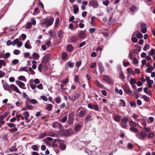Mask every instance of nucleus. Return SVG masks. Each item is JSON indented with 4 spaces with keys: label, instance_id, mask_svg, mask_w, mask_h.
<instances>
[{
    "label": "nucleus",
    "instance_id": "nucleus-1",
    "mask_svg": "<svg viewBox=\"0 0 155 155\" xmlns=\"http://www.w3.org/2000/svg\"><path fill=\"white\" fill-rule=\"evenodd\" d=\"M143 124L144 127L143 128V130H141L140 132H139L136 134V136L138 139L144 140L147 136V133H149L150 131V129L148 128L147 127H146L147 126V124L145 121L143 123Z\"/></svg>",
    "mask_w": 155,
    "mask_h": 155
},
{
    "label": "nucleus",
    "instance_id": "nucleus-2",
    "mask_svg": "<svg viewBox=\"0 0 155 155\" xmlns=\"http://www.w3.org/2000/svg\"><path fill=\"white\" fill-rule=\"evenodd\" d=\"M54 21V18L52 16H50L44 19L41 24L45 25L47 27H48L53 24Z\"/></svg>",
    "mask_w": 155,
    "mask_h": 155
},
{
    "label": "nucleus",
    "instance_id": "nucleus-3",
    "mask_svg": "<svg viewBox=\"0 0 155 155\" xmlns=\"http://www.w3.org/2000/svg\"><path fill=\"white\" fill-rule=\"evenodd\" d=\"M128 119L127 117H124L122 119L120 123V126L123 128H125L127 127V123Z\"/></svg>",
    "mask_w": 155,
    "mask_h": 155
},
{
    "label": "nucleus",
    "instance_id": "nucleus-4",
    "mask_svg": "<svg viewBox=\"0 0 155 155\" xmlns=\"http://www.w3.org/2000/svg\"><path fill=\"white\" fill-rule=\"evenodd\" d=\"M103 80L105 82L108 84H110L112 83L113 80L111 77L109 75H103Z\"/></svg>",
    "mask_w": 155,
    "mask_h": 155
},
{
    "label": "nucleus",
    "instance_id": "nucleus-5",
    "mask_svg": "<svg viewBox=\"0 0 155 155\" xmlns=\"http://www.w3.org/2000/svg\"><path fill=\"white\" fill-rule=\"evenodd\" d=\"M98 5V3L96 0H91L89 2V5L90 6L93 7L94 8H97Z\"/></svg>",
    "mask_w": 155,
    "mask_h": 155
},
{
    "label": "nucleus",
    "instance_id": "nucleus-6",
    "mask_svg": "<svg viewBox=\"0 0 155 155\" xmlns=\"http://www.w3.org/2000/svg\"><path fill=\"white\" fill-rule=\"evenodd\" d=\"M51 58V55L49 54H47L44 56L42 58V62L46 64L49 61Z\"/></svg>",
    "mask_w": 155,
    "mask_h": 155
},
{
    "label": "nucleus",
    "instance_id": "nucleus-7",
    "mask_svg": "<svg viewBox=\"0 0 155 155\" xmlns=\"http://www.w3.org/2000/svg\"><path fill=\"white\" fill-rule=\"evenodd\" d=\"M52 126L54 128L57 127L60 130H62L63 128V126L57 121L53 123L52 124Z\"/></svg>",
    "mask_w": 155,
    "mask_h": 155
},
{
    "label": "nucleus",
    "instance_id": "nucleus-8",
    "mask_svg": "<svg viewBox=\"0 0 155 155\" xmlns=\"http://www.w3.org/2000/svg\"><path fill=\"white\" fill-rule=\"evenodd\" d=\"M74 122V116L72 114H68V123L69 125L72 124Z\"/></svg>",
    "mask_w": 155,
    "mask_h": 155
},
{
    "label": "nucleus",
    "instance_id": "nucleus-9",
    "mask_svg": "<svg viewBox=\"0 0 155 155\" xmlns=\"http://www.w3.org/2000/svg\"><path fill=\"white\" fill-rule=\"evenodd\" d=\"M64 134L66 136H70L73 134V131L71 129H68L64 131Z\"/></svg>",
    "mask_w": 155,
    "mask_h": 155
},
{
    "label": "nucleus",
    "instance_id": "nucleus-10",
    "mask_svg": "<svg viewBox=\"0 0 155 155\" xmlns=\"http://www.w3.org/2000/svg\"><path fill=\"white\" fill-rule=\"evenodd\" d=\"M138 30L135 31L132 35V36H135L138 38H141L143 37V35L138 32Z\"/></svg>",
    "mask_w": 155,
    "mask_h": 155
},
{
    "label": "nucleus",
    "instance_id": "nucleus-11",
    "mask_svg": "<svg viewBox=\"0 0 155 155\" xmlns=\"http://www.w3.org/2000/svg\"><path fill=\"white\" fill-rule=\"evenodd\" d=\"M146 25L144 23H143L141 24L140 26V29L142 33H145L146 32L147 28L146 27Z\"/></svg>",
    "mask_w": 155,
    "mask_h": 155
},
{
    "label": "nucleus",
    "instance_id": "nucleus-12",
    "mask_svg": "<svg viewBox=\"0 0 155 155\" xmlns=\"http://www.w3.org/2000/svg\"><path fill=\"white\" fill-rule=\"evenodd\" d=\"M123 89L124 92L127 94H130L131 91L130 90L128 86L124 85L123 87Z\"/></svg>",
    "mask_w": 155,
    "mask_h": 155
},
{
    "label": "nucleus",
    "instance_id": "nucleus-13",
    "mask_svg": "<svg viewBox=\"0 0 155 155\" xmlns=\"http://www.w3.org/2000/svg\"><path fill=\"white\" fill-rule=\"evenodd\" d=\"M86 113V111L85 110H81L78 113V115L80 117H83L85 116Z\"/></svg>",
    "mask_w": 155,
    "mask_h": 155
},
{
    "label": "nucleus",
    "instance_id": "nucleus-14",
    "mask_svg": "<svg viewBox=\"0 0 155 155\" xmlns=\"http://www.w3.org/2000/svg\"><path fill=\"white\" fill-rule=\"evenodd\" d=\"M129 125L130 127H136L137 126V124L135 122L131 120H129Z\"/></svg>",
    "mask_w": 155,
    "mask_h": 155
},
{
    "label": "nucleus",
    "instance_id": "nucleus-15",
    "mask_svg": "<svg viewBox=\"0 0 155 155\" xmlns=\"http://www.w3.org/2000/svg\"><path fill=\"white\" fill-rule=\"evenodd\" d=\"M11 89L18 93H20L21 92L18 87L14 84H11Z\"/></svg>",
    "mask_w": 155,
    "mask_h": 155
},
{
    "label": "nucleus",
    "instance_id": "nucleus-16",
    "mask_svg": "<svg viewBox=\"0 0 155 155\" xmlns=\"http://www.w3.org/2000/svg\"><path fill=\"white\" fill-rule=\"evenodd\" d=\"M113 117L114 118V120L117 122H119L121 120V116L119 115H116L114 116V115H113Z\"/></svg>",
    "mask_w": 155,
    "mask_h": 155
},
{
    "label": "nucleus",
    "instance_id": "nucleus-17",
    "mask_svg": "<svg viewBox=\"0 0 155 155\" xmlns=\"http://www.w3.org/2000/svg\"><path fill=\"white\" fill-rule=\"evenodd\" d=\"M66 49L68 51L70 52L74 50V47L71 45L69 44L67 46Z\"/></svg>",
    "mask_w": 155,
    "mask_h": 155
},
{
    "label": "nucleus",
    "instance_id": "nucleus-18",
    "mask_svg": "<svg viewBox=\"0 0 155 155\" xmlns=\"http://www.w3.org/2000/svg\"><path fill=\"white\" fill-rule=\"evenodd\" d=\"M16 83L18 84V85L22 89H25V88L24 87L25 86V84L23 82L19 81H16Z\"/></svg>",
    "mask_w": 155,
    "mask_h": 155
},
{
    "label": "nucleus",
    "instance_id": "nucleus-19",
    "mask_svg": "<svg viewBox=\"0 0 155 155\" xmlns=\"http://www.w3.org/2000/svg\"><path fill=\"white\" fill-rule=\"evenodd\" d=\"M95 84L98 87L102 88H104V85L101 83L98 80H96L95 81Z\"/></svg>",
    "mask_w": 155,
    "mask_h": 155
},
{
    "label": "nucleus",
    "instance_id": "nucleus-20",
    "mask_svg": "<svg viewBox=\"0 0 155 155\" xmlns=\"http://www.w3.org/2000/svg\"><path fill=\"white\" fill-rule=\"evenodd\" d=\"M3 87L4 89L5 90H9V88H11V84L9 85L6 82H5V84H4V85H3Z\"/></svg>",
    "mask_w": 155,
    "mask_h": 155
},
{
    "label": "nucleus",
    "instance_id": "nucleus-21",
    "mask_svg": "<svg viewBox=\"0 0 155 155\" xmlns=\"http://www.w3.org/2000/svg\"><path fill=\"white\" fill-rule=\"evenodd\" d=\"M82 126L80 124H77L74 127V129L76 132H78L80 130Z\"/></svg>",
    "mask_w": 155,
    "mask_h": 155
},
{
    "label": "nucleus",
    "instance_id": "nucleus-22",
    "mask_svg": "<svg viewBox=\"0 0 155 155\" xmlns=\"http://www.w3.org/2000/svg\"><path fill=\"white\" fill-rule=\"evenodd\" d=\"M25 47L27 49H31V47L30 45V44L29 42V41L28 40L26 42L25 44Z\"/></svg>",
    "mask_w": 155,
    "mask_h": 155
},
{
    "label": "nucleus",
    "instance_id": "nucleus-23",
    "mask_svg": "<svg viewBox=\"0 0 155 155\" xmlns=\"http://www.w3.org/2000/svg\"><path fill=\"white\" fill-rule=\"evenodd\" d=\"M91 120V116L88 114H87L85 118V123H87L88 121Z\"/></svg>",
    "mask_w": 155,
    "mask_h": 155
},
{
    "label": "nucleus",
    "instance_id": "nucleus-24",
    "mask_svg": "<svg viewBox=\"0 0 155 155\" xmlns=\"http://www.w3.org/2000/svg\"><path fill=\"white\" fill-rule=\"evenodd\" d=\"M115 92L117 94H119L120 95L123 94V91L121 89L119 90L118 88L116 87L115 89Z\"/></svg>",
    "mask_w": 155,
    "mask_h": 155
},
{
    "label": "nucleus",
    "instance_id": "nucleus-25",
    "mask_svg": "<svg viewBox=\"0 0 155 155\" xmlns=\"http://www.w3.org/2000/svg\"><path fill=\"white\" fill-rule=\"evenodd\" d=\"M27 101H29L33 104H35L38 103V101L35 99H30L29 98H28L26 100Z\"/></svg>",
    "mask_w": 155,
    "mask_h": 155
},
{
    "label": "nucleus",
    "instance_id": "nucleus-26",
    "mask_svg": "<svg viewBox=\"0 0 155 155\" xmlns=\"http://www.w3.org/2000/svg\"><path fill=\"white\" fill-rule=\"evenodd\" d=\"M129 130L132 132L135 133L139 132L138 130L136 128V127H130Z\"/></svg>",
    "mask_w": 155,
    "mask_h": 155
},
{
    "label": "nucleus",
    "instance_id": "nucleus-27",
    "mask_svg": "<svg viewBox=\"0 0 155 155\" xmlns=\"http://www.w3.org/2000/svg\"><path fill=\"white\" fill-rule=\"evenodd\" d=\"M78 36L81 38H85V33L83 31H82L80 33Z\"/></svg>",
    "mask_w": 155,
    "mask_h": 155
},
{
    "label": "nucleus",
    "instance_id": "nucleus-28",
    "mask_svg": "<svg viewBox=\"0 0 155 155\" xmlns=\"http://www.w3.org/2000/svg\"><path fill=\"white\" fill-rule=\"evenodd\" d=\"M6 65V63L5 61L3 59L0 60V69L1 68L2 65L5 66Z\"/></svg>",
    "mask_w": 155,
    "mask_h": 155
},
{
    "label": "nucleus",
    "instance_id": "nucleus-29",
    "mask_svg": "<svg viewBox=\"0 0 155 155\" xmlns=\"http://www.w3.org/2000/svg\"><path fill=\"white\" fill-rule=\"evenodd\" d=\"M18 71H25L27 72H28V71L27 68V67L25 66L24 67L21 68L18 70Z\"/></svg>",
    "mask_w": 155,
    "mask_h": 155
},
{
    "label": "nucleus",
    "instance_id": "nucleus-30",
    "mask_svg": "<svg viewBox=\"0 0 155 155\" xmlns=\"http://www.w3.org/2000/svg\"><path fill=\"white\" fill-rule=\"evenodd\" d=\"M32 56L35 59H38L40 57L39 55L36 52L34 53Z\"/></svg>",
    "mask_w": 155,
    "mask_h": 155
},
{
    "label": "nucleus",
    "instance_id": "nucleus-31",
    "mask_svg": "<svg viewBox=\"0 0 155 155\" xmlns=\"http://www.w3.org/2000/svg\"><path fill=\"white\" fill-rule=\"evenodd\" d=\"M58 36L60 38H63V32L61 30H60L58 32Z\"/></svg>",
    "mask_w": 155,
    "mask_h": 155
},
{
    "label": "nucleus",
    "instance_id": "nucleus-32",
    "mask_svg": "<svg viewBox=\"0 0 155 155\" xmlns=\"http://www.w3.org/2000/svg\"><path fill=\"white\" fill-rule=\"evenodd\" d=\"M153 67L152 66H150L148 67L146 70V71L148 73H150L151 71L153 70Z\"/></svg>",
    "mask_w": 155,
    "mask_h": 155
},
{
    "label": "nucleus",
    "instance_id": "nucleus-33",
    "mask_svg": "<svg viewBox=\"0 0 155 155\" xmlns=\"http://www.w3.org/2000/svg\"><path fill=\"white\" fill-rule=\"evenodd\" d=\"M67 65L70 68H72L74 66V63L71 62V61H69L67 63Z\"/></svg>",
    "mask_w": 155,
    "mask_h": 155
},
{
    "label": "nucleus",
    "instance_id": "nucleus-34",
    "mask_svg": "<svg viewBox=\"0 0 155 155\" xmlns=\"http://www.w3.org/2000/svg\"><path fill=\"white\" fill-rule=\"evenodd\" d=\"M111 11H112V10H107V12L108 13H111V14L110 15V17L109 19V21H108V22L110 23L112 22V21H111V20L112 19V17L113 16V13L112 12H111Z\"/></svg>",
    "mask_w": 155,
    "mask_h": 155
},
{
    "label": "nucleus",
    "instance_id": "nucleus-35",
    "mask_svg": "<svg viewBox=\"0 0 155 155\" xmlns=\"http://www.w3.org/2000/svg\"><path fill=\"white\" fill-rule=\"evenodd\" d=\"M53 107V105L52 104H48L46 108V110L49 111H51Z\"/></svg>",
    "mask_w": 155,
    "mask_h": 155
},
{
    "label": "nucleus",
    "instance_id": "nucleus-36",
    "mask_svg": "<svg viewBox=\"0 0 155 155\" xmlns=\"http://www.w3.org/2000/svg\"><path fill=\"white\" fill-rule=\"evenodd\" d=\"M68 54L66 53L63 52L62 54V59L64 60H65L67 59V56Z\"/></svg>",
    "mask_w": 155,
    "mask_h": 155
},
{
    "label": "nucleus",
    "instance_id": "nucleus-37",
    "mask_svg": "<svg viewBox=\"0 0 155 155\" xmlns=\"http://www.w3.org/2000/svg\"><path fill=\"white\" fill-rule=\"evenodd\" d=\"M127 71L130 74H132L133 75L135 74V72H134V71L132 70L131 68H127Z\"/></svg>",
    "mask_w": 155,
    "mask_h": 155
},
{
    "label": "nucleus",
    "instance_id": "nucleus-38",
    "mask_svg": "<svg viewBox=\"0 0 155 155\" xmlns=\"http://www.w3.org/2000/svg\"><path fill=\"white\" fill-rule=\"evenodd\" d=\"M120 106H122L123 107H125L126 105V103L125 101L123 99H120Z\"/></svg>",
    "mask_w": 155,
    "mask_h": 155
},
{
    "label": "nucleus",
    "instance_id": "nucleus-39",
    "mask_svg": "<svg viewBox=\"0 0 155 155\" xmlns=\"http://www.w3.org/2000/svg\"><path fill=\"white\" fill-rule=\"evenodd\" d=\"M80 97V95L78 93H75L74 94V97L75 101L79 99Z\"/></svg>",
    "mask_w": 155,
    "mask_h": 155
},
{
    "label": "nucleus",
    "instance_id": "nucleus-40",
    "mask_svg": "<svg viewBox=\"0 0 155 155\" xmlns=\"http://www.w3.org/2000/svg\"><path fill=\"white\" fill-rule=\"evenodd\" d=\"M142 98L144 99V100L147 102H148L150 101V98L148 97H147L146 95H143L142 96Z\"/></svg>",
    "mask_w": 155,
    "mask_h": 155
},
{
    "label": "nucleus",
    "instance_id": "nucleus-41",
    "mask_svg": "<svg viewBox=\"0 0 155 155\" xmlns=\"http://www.w3.org/2000/svg\"><path fill=\"white\" fill-rule=\"evenodd\" d=\"M67 119V115H66L63 118L59 120V121L60 122L62 123H64L66 121Z\"/></svg>",
    "mask_w": 155,
    "mask_h": 155
},
{
    "label": "nucleus",
    "instance_id": "nucleus-42",
    "mask_svg": "<svg viewBox=\"0 0 155 155\" xmlns=\"http://www.w3.org/2000/svg\"><path fill=\"white\" fill-rule=\"evenodd\" d=\"M74 80L75 83L77 82L79 84H80L79 79L78 75H76L74 76Z\"/></svg>",
    "mask_w": 155,
    "mask_h": 155
},
{
    "label": "nucleus",
    "instance_id": "nucleus-43",
    "mask_svg": "<svg viewBox=\"0 0 155 155\" xmlns=\"http://www.w3.org/2000/svg\"><path fill=\"white\" fill-rule=\"evenodd\" d=\"M99 69L101 73H103L104 71V69L102 64L100 65L98 64Z\"/></svg>",
    "mask_w": 155,
    "mask_h": 155
},
{
    "label": "nucleus",
    "instance_id": "nucleus-44",
    "mask_svg": "<svg viewBox=\"0 0 155 155\" xmlns=\"http://www.w3.org/2000/svg\"><path fill=\"white\" fill-rule=\"evenodd\" d=\"M78 40L77 36H73L71 38V41L72 42H74L77 41Z\"/></svg>",
    "mask_w": 155,
    "mask_h": 155
},
{
    "label": "nucleus",
    "instance_id": "nucleus-45",
    "mask_svg": "<svg viewBox=\"0 0 155 155\" xmlns=\"http://www.w3.org/2000/svg\"><path fill=\"white\" fill-rule=\"evenodd\" d=\"M153 80H150L148 82H147V86L149 88H151L152 87V84H153Z\"/></svg>",
    "mask_w": 155,
    "mask_h": 155
},
{
    "label": "nucleus",
    "instance_id": "nucleus-46",
    "mask_svg": "<svg viewBox=\"0 0 155 155\" xmlns=\"http://www.w3.org/2000/svg\"><path fill=\"white\" fill-rule=\"evenodd\" d=\"M18 79L20 80L23 81H27L26 79L24 76H20L18 77Z\"/></svg>",
    "mask_w": 155,
    "mask_h": 155
},
{
    "label": "nucleus",
    "instance_id": "nucleus-47",
    "mask_svg": "<svg viewBox=\"0 0 155 155\" xmlns=\"http://www.w3.org/2000/svg\"><path fill=\"white\" fill-rule=\"evenodd\" d=\"M8 114V112H6L4 115H1L0 117V119L1 120H3L4 119L5 117Z\"/></svg>",
    "mask_w": 155,
    "mask_h": 155
},
{
    "label": "nucleus",
    "instance_id": "nucleus-48",
    "mask_svg": "<svg viewBox=\"0 0 155 155\" xmlns=\"http://www.w3.org/2000/svg\"><path fill=\"white\" fill-rule=\"evenodd\" d=\"M32 27L31 23V22H28L26 23V29H30Z\"/></svg>",
    "mask_w": 155,
    "mask_h": 155
},
{
    "label": "nucleus",
    "instance_id": "nucleus-49",
    "mask_svg": "<svg viewBox=\"0 0 155 155\" xmlns=\"http://www.w3.org/2000/svg\"><path fill=\"white\" fill-rule=\"evenodd\" d=\"M25 104L26 105L28 110H31L32 109L33 106L32 105H28V101H26Z\"/></svg>",
    "mask_w": 155,
    "mask_h": 155
},
{
    "label": "nucleus",
    "instance_id": "nucleus-50",
    "mask_svg": "<svg viewBox=\"0 0 155 155\" xmlns=\"http://www.w3.org/2000/svg\"><path fill=\"white\" fill-rule=\"evenodd\" d=\"M60 149L62 150H64L66 147V145L63 143H61L60 144L59 146Z\"/></svg>",
    "mask_w": 155,
    "mask_h": 155
},
{
    "label": "nucleus",
    "instance_id": "nucleus-51",
    "mask_svg": "<svg viewBox=\"0 0 155 155\" xmlns=\"http://www.w3.org/2000/svg\"><path fill=\"white\" fill-rule=\"evenodd\" d=\"M55 101L57 104H59L61 102V97L58 96L55 99Z\"/></svg>",
    "mask_w": 155,
    "mask_h": 155
},
{
    "label": "nucleus",
    "instance_id": "nucleus-52",
    "mask_svg": "<svg viewBox=\"0 0 155 155\" xmlns=\"http://www.w3.org/2000/svg\"><path fill=\"white\" fill-rule=\"evenodd\" d=\"M121 73L119 75V78L120 79H121L122 81H123L124 80L125 77L123 74V71H121Z\"/></svg>",
    "mask_w": 155,
    "mask_h": 155
},
{
    "label": "nucleus",
    "instance_id": "nucleus-53",
    "mask_svg": "<svg viewBox=\"0 0 155 155\" xmlns=\"http://www.w3.org/2000/svg\"><path fill=\"white\" fill-rule=\"evenodd\" d=\"M154 50L153 48H152L151 51H150L148 54L149 55H153L154 54Z\"/></svg>",
    "mask_w": 155,
    "mask_h": 155
},
{
    "label": "nucleus",
    "instance_id": "nucleus-54",
    "mask_svg": "<svg viewBox=\"0 0 155 155\" xmlns=\"http://www.w3.org/2000/svg\"><path fill=\"white\" fill-rule=\"evenodd\" d=\"M9 150L11 152L17 151V149L15 146H13L12 148H10Z\"/></svg>",
    "mask_w": 155,
    "mask_h": 155
},
{
    "label": "nucleus",
    "instance_id": "nucleus-55",
    "mask_svg": "<svg viewBox=\"0 0 155 155\" xmlns=\"http://www.w3.org/2000/svg\"><path fill=\"white\" fill-rule=\"evenodd\" d=\"M23 114L25 115V119L26 118H28L29 117V114L28 112H24Z\"/></svg>",
    "mask_w": 155,
    "mask_h": 155
},
{
    "label": "nucleus",
    "instance_id": "nucleus-56",
    "mask_svg": "<svg viewBox=\"0 0 155 155\" xmlns=\"http://www.w3.org/2000/svg\"><path fill=\"white\" fill-rule=\"evenodd\" d=\"M60 22L59 19V18H57L56 19L55 24H54V27L56 28L58 26V24H59Z\"/></svg>",
    "mask_w": 155,
    "mask_h": 155
},
{
    "label": "nucleus",
    "instance_id": "nucleus-57",
    "mask_svg": "<svg viewBox=\"0 0 155 155\" xmlns=\"http://www.w3.org/2000/svg\"><path fill=\"white\" fill-rule=\"evenodd\" d=\"M19 40L18 38H16L14 40V41L12 42V45L13 46L15 45L16 44H17Z\"/></svg>",
    "mask_w": 155,
    "mask_h": 155
},
{
    "label": "nucleus",
    "instance_id": "nucleus-58",
    "mask_svg": "<svg viewBox=\"0 0 155 155\" xmlns=\"http://www.w3.org/2000/svg\"><path fill=\"white\" fill-rule=\"evenodd\" d=\"M47 136H48V134L46 133H41L40 136V138L41 139H42Z\"/></svg>",
    "mask_w": 155,
    "mask_h": 155
},
{
    "label": "nucleus",
    "instance_id": "nucleus-59",
    "mask_svg": "<svg viewBox=\"0 0 155 155\" xmlns=\"http://www.w3.org/2000/svg\"><path fill=\"white\" fill-rule=\"evenodd\" d=\"M130 83L131 85H132L133 84H135L136 83V81L134 78H132L130 79Z\"/></svg>",
    "mask_w": 155,
    "mask_h": 155
},
{
    "label": "nucleus",
    "instance_id": "nucleus-60",
    "mask_svg": "<svg viewBox=\"0 0 155 155\" xmlns=\"http://www.w3.org/2000/svg\"><path fill=\"white\" fill-rule=\"evenodd\" d=\"M96 18V17L95 16H92L91 18V24L93 25L94 24V20Z\"/></svg>",
    "mask_w": 155,
    "mask_h": 155
},
{
    "label": "nucleus",
    "instance_id": "nucleus-61",
    "mask_svg": "<svg viewBox=\"0 0 155 155\" xmlns=\"http://www.w3.org/2000/svg\"><path fill=\"white\" fill-rule=\"evenodd\" d=\"M154 135L153 133H150L148 134V137L149 138H153L154 137Z\"/></svg>",
    "mask_w": 155,
    "mask_h": 155
},
{
    "label": "nucleus",
    "instance_id": "nucleus-62",
    "mask_svg": "<svg viewBox=\"0 0 155 155\" xmlns=\"http://www.w3.org/2000/svg\"><path fill=\"white\" fill-rule=\"evenodd\" d=\"M94 109V110L97 111H99V107L97 104H95L93 105Z\"/></svg>",
    "mask_w": 155,
    "mask_h": 155
},
{
    "label": "nucleus",
    "instance_id": "nucleus-63",
    "mask_svg": "<svg viewBox=\"0 0 155 155\" xmlns=\"http://www.w3.org/2000/svg\"><path fill=\"white\" fill-rule=\"evenodd\" d=\"M96 65L97 63L96 62H94L90 64V68H93L96 66Z\"/></svg>",
    "mask_w": 155,
    "mask_h": 155
},
{
    "label": "nucleus",
    "instance_id": "nucleus-64",
    "mask_svg": "<svg viewBox=\"0 0 155 155\" xmlns=\"http://www.w3.org/2000/svg\"><path fill=\"white\" fill-rule=\"evenodd\" d=\"M123 64L124 66L127 67L128 66H129L130 64L129 62L124 61L123 62Z\"/></svg>",
    "mask_w": 155,
    "mask_h": 155
}]
</instances>
